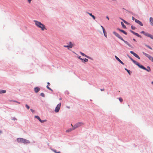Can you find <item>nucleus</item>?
<instances>
[{"label": "nucleus", "instance_id": "1", "mask_svg": "<svg viewBox=\"0 0 153 153\" xmlns=\"http://www.w3.org/2000/svg\"><path fill=\"white\" fill-rule=\"evenodd\" d=\"M113 34L117 37L119 39L125 42V43L129 47L132 48V47L127 41L125 40L123 38L117 33L115 31H113Z\"/></svg>", "mask_w": 153, "mask_h": 153}, {"label": "nucleus", "instance_id": "2", "mask_svg": "<svg viewBox=\"0 0 153 153\" xmlns=\"http://www.w3.org/2000/svg\"><path fill=\"white\" fill-rule=\"evenodd\" d=\"M34 22H35V24L36 26L41 28L42 30L43 31L45 29H46L45 25L41 23L40 22L37 20H34Z\"/></svg>", "mask_w": 153, "mask_h": 153}, {"label": "nucleus", "instance_id": "3", "mask_svg": "<svg viewBox=\"0 0 153 153\" xmlns=\"http://www.w3.org/2000/svg\"><path fill=\"white\" fill-rule=\"evenodd\" d=\"M16 140L18 143H23L25 144H28L30 143L29 140L23 138H18Z\"/></svg>", "mask_w": 153, "mask_h": 153}, {"label": "nucleus", "instance_id": "4", "mask_svg": "<svg viewBox=\"0 0 153 153\" xmlns=\"http://www.w3.org/2000/svg\"><path fill=\"white\" fill-rule=\"evenodd\" d=\"M137 66L139 68H140L142 69H143L144 70H146V71H147V72H149L151 71L150 68L149 66H147V68H146V67H145L143 65L140 64V63H139Z\"/></svg>", "mask_w": 153, "mask_h": 153}, {"label": "nucleus", "instance_id": "5", "mask_svg": "<svg viewBox=\"0 0 153 153\" xmlns=\"http://www.w3.org/2000/svg\"><path fill=\"white\" fill-rule=\"evenodd\" d=\"M143 54L146 56L152 62H153V57L151 56L149 54L146 53L144 52H143Z\"/></svg>", "mask_w": 153, "mask_h": 153}, {"label": "nucleus", "instance_id": "6", "mask_svg": "<svg viewBox=\"0 0 153 153\" xmlns=\"http://www.w3.org/2000/svg\"><path fill=\"white\" fill-rule=\"evenodd\" d=\"M83 124V123L82 122H78L74 125L73 128L75 129L76 128L81 126Z\"/></svg>", "mask_w": 153, "mask_h": 153}, {"label": "nucleus", "instance_id": "7", "mask_svg": "<svg viewBox=\"0 0 153 153\" xmlns=\"http://www.w3.org/2000/svg\"><path fill=\"white\" fill-rule=\"evenodd\" d=\"M61 103H59L57 105L54 110V111L56 113H57L59 111L61 107Z\"/></svg>", "mask_w": 153, "mask_h": 153}, {"label": "nucleus", "instance_id": "8", "mask_svg": "<svg viewBox=\"0 0 153 153\" xmlns=\"http://www.w3.org/2000/svg\"><path fill=\"white\" fill-rule=\"evenodd\" d=\"M127 56L128 58L132 61V62L137 65H138L139 63L133 59L131 57H130L128 54H127Z\"/></svg>", "mask_w": 153, "mask_h": 153}, {"label": "nucleus", "instance_id": "9", "mask_svg": "<svg viewBox=\"0 0 153 153\" xmlns=\"http://www.w3.org/2000/svg\"><path fill=\"white\" fill-rule=\"evenodd\" d=\"M73 46V45L72 44V43L70 42L69 43V44L68 45H65L64 46V47L65 48H67L68 49H69V48H71Z\"/></svg>", "mask_w": 153, "mask_h": 153}, {"label": "nucleus", "instance_id": "10", "mask_svg": "<svg viewBox=\"0 0 153 153\" xmlns=\"http://www.w3.org/2000/svg\"><path fill=\"white\" fill-rule=\"evenodd\" d=\"M130 32L131 33H132L133 34L135 35V36H137L138 37H140V38H142V36L139 35L138 33H136L134 31L131 30H129Z\"/></svg>", "mask_w": 153, "mask_h": 153}, {"label": "nucleus", "instance_id": "11", "mask_svg": "<svg viewBox=\"0 0 153 153\" xmlns=\"http://www.w3.org/2000/svg\"><path fill=\"white\" fill-rule=\"evenodd\" d=\"M130 53L131 54H133L136 58L138 59H140V57L136 53H134V51H130Z\"/></svg>", "mask_w": 153, "mask_h": 153}, {"label": "nucleus", "instance_id": "12", "mask_svg": "<svg viewBox=\"0 0 153 153\" xmlns=\"http://www.w3.org/2000/svg\"><path fill=\"white\" fill-rule=\"evenodd\" d=\"M117 30H119V31H120L121 32L123 33H124L125 35H126L127 34V33L124 30H123L122 29H120L119 28H117Z\"/></svg>", "mask_w": 153, "mask_h": 153}, {"label": "nucleus", "instance_id": "13", "mask_svg": "<svg viewBox=\"0 0 153 153\" xmlns=\"http://www.w3.org/2000/svg\"><path fill=\"white\" fill-rule=\"evenodd\" d=\"M78 58L84 62H86L88 61V59L86 58L82 59L81 57L80 56H78Z\"/></svg>", "mask_w": 153, "mask_h": 153}, {"label": "nucleus", "instance_id": "14", "mask_svg": "<svg viewBox=\"0 0 153 153\" xmlns=\"http://www.w3.org/2000/svg\"><path fill=\"white\" fill-rule=\"evenodd\" d=\"M135 22L141 26H143V23L141 21L138 19L135 20Z\"/></svg>", "mask_w": 153, "mask_h": 153}, {"label": "nucleus", "instance_id": "15", "mask_svg": "<svg viewBox=\"0 0 153 153\" xmlns=\"http://www.w3.org/2000/svg\"><path fill=\"white\" fill-rule=\"evenodd\" d=\"M40 90V88L38 87H36L34 88V91L35 93H38Z\"/></svg>", "mask_w": 153, "mask_h": 153}, {"label": "nucleus", "instance_id": "16", "mask_svg": "<svg viewBox=\"0 0 153 153\" xmlns=\"http://www.w3.org/2000/svg\"><path fill=\"white\" fill-rule=\"evenodd\" d=\"M86 13L91 16L94 20L95 19L96 17L94 15H93L91 13H90L88 12H87Z\"/></svg>", "mask_w": 153, "mask_h": 153}, {"label": "nucleus", "instance_id": "17", "mask_svg": "<svg viewBox=\"0 0 153 153\" xmlns=\"http://www.w3.org/2000/svg\"><path fill=\"white\" fill-rule=\"evenodd\" d=\"M149 22L150 25L153 26V18L152 17H150L149 18Z\"/></svg>", "mask_w": 153, "mask_h": 153}, {"label": "nucleus", "instance_id": "18", "mask_svg": "<svg viewBox=\"0 0 153 153\" xmlns=\"http://www.w3.org/2000/svg\"><path fill=\"white\" fill-rule=\"evenodd\" d=\"M74 130V128H73V127H72V128H71L66 130V132H69L71 131H72L73 130Z\"/></svg>", "mask_w": 153, "mask_h": 153}, {"label": "nucleus", "instance_id": "19", "mask_svg": "<svg viewBox=\"0 0 153 153\" xmlns=\"http://www.w3.org/2000/svg\"><path fill=\"white\" fill-rule=\"evenodd\" d=\"M125 70L127 72L129 75H130L131 74L132 72L130 70H129L126 68H125Z\"/></svg>", "mask_w": 153, "mask_h": 153}, {"label": "nucleus", "instance_id": "20", "mask_svg": "<svg viewBox=\"0 0 153 153\" xmlns=\"http://www.w3.org/2000/svg\"><path fill=\"white\" fill-rule=\"evenodd\" d=\"M6 92V91L5 90H0V94L5 93Z\"/></svg>", "mask_w": 153, "mask_h": 153}, {"label": "nucleus", "instance_id": "21", "mask_svg": "<svg viewBox=\"0 0 153 153\" xmlns=\"http://www.w3.org/2000/svg\"><path fill=\"white\" fill-rule=\"evenodd\" d=\"M147 36H148V37H150V38H151L152 39H153V36L152 35L148 33L147 34Z\"/></svg>", "mask_w": 153, "mask_h": 153}, {"label": "nucleus", "instance_id": "22", "mask_svg": "<svg viewBox=\"0 0 153 153\" xmlns=\"http://www.w3.org/2000/svg\"><path fill=\"white\" fill-rule=\"evenodd\" d=\"M140 33L143 34L145 36H147V34L148 33H146L144 31H142L140 32Z\"/></svg>", "mask_w": 153, "mask_h": 153}, {"label": "nucleus", "instance_id": "23", "mask_svg": "<svg viewBox=\"0 0 153 153\" xmlns=\"http://www.w3.org/2000/svg\"><path fill=\"white\" fill-rule=\"evenodd\" d=\"M121 25L122 27H123V28H124V29L126 28V26L123 23V22H121Z\"/></svg>", "mask_w": 153, "mask_h": 153}, {"label": "nucleus", "instance_id": "24", "mask_svg": "<svg viewBox=\"0 0 153 153\" xmlns=\"http://www.w3.org/2000/svg\"><path fill=\"white\" fill-rule=\"evenodd\" d=\"M144 45H145V46H146V47L148 48H149L150 49L152 50V47H151L149 45H146V44H144Z\"/></svg>", "mask_w": 153, "mask_h": 153}, {"label": "nucleus", "instance_id": "25", "mask_svg": "<svg viewBox=\"0 0 153 153\" xmlns=\"http://www.w3.org/2000/svg\"><path fill=\"white\" fill-rule=\"evenodd\" d=\"M35 118L37 119L39 121H40L41 119L40 118V117L37 115L35 116Z\"/></svg>", "mask_w": 153, "mask_h": 153}, {"label": "nucleus", "instance_id": "26", "mask_svg": "<svg viewBox=\"0 0 153 153\" xmlns=\"http://www.w3.org/2000/svg\"><path fill=\"white\" fill-rule=\"evenodd\" d=\"M115 59H116V60L118 61L119 62H120V61L121 60L117 56L115 55Z\"/></svg>", "mask_w": 153, "mask_h": 153}, {"label": "nucleus", "instance_id": "27", "mask_svg": "<svg viewBox=\"0 0 153 153\" xmlns=\"http://www.w3.org/2000/svg\"><path fill=\"white\" fill-rule=\"evenodd\" d=\"M52 150L55 153H61L60 151H58L57 152L56 150L54 149H52Z\"/></svg>", "mask_w": 153, "mask_h": 153}, {"label": "nucleus", "instance_id": "28", "mask_svg": "<svg viewBox=\"0 0 153 153\" xmlns=\"http://www.w3.org/2000/svg\"><path fill=\"white\" fill-rule=\"evenodd\" d=\"M124 22L125 24H126L127 25H130V23H129V22H127L126 20L124 21Z\"/></svg>", "mask_w": 153, "mask_h": 153}, {"label": "nucleus", "instance_id": "29", "mask_svg": "<svg viewBox=\"0 0 153 153\" xmlns=\"http://www.w3.org/2000/svg\"><path fill=\"white\" fill-rule=\"evenodd\" d=\"M46 121H47L46 120H41L40 121V122H41V123H44V122H46Z\"/></svg>", "mask_w": 153, "mask_h": 153}, {"label": "nucleus", "instance_id": "30", "mask_svg": "<svg viewBox=\"0 0 153 153\" xmlns=\"http://www.w3.org/2000/svg\"><path fill=\"white\" fill-rule=\"evenodd\" d=\"M46 87H47V88L48 89V90H50V91H53V90H52V89H51L48 86H46Z\"/></svg>", "mask_w": 153, "mask_h": 153}, {"label": "nucleus", "instance_id": "31", "mask_svg": "<svg viewBox=\"0 0 153 153\" xmlns=\"http://www.w3.org/2000/svg\"><path fill=\"white\" fill-rule=\"evenodd\" d=\"M25 106L27 109H30V107L28 105L26 104L25 105Z\"/></svg>", "mask_w": 153, "mask_h": 153}, {"label": "nucleus", "instance_id": "32", "mask_svg": "<svg viewBox=\"0 0 153 153\" xmlns=\"http://www.w3.org/2000/svg\"><path fill=\"white\" fill-rule=\"evenodd\" d=\"M131 28L132 30H135L136 29V27L133 26V25L131 26Z\"/></svg>", "mask_w": 153, "mask_h": 153}, {"label": "nucleus", "instance_id": "33", "mask_svg": "<svg viewBox=\"0 0 153 153\" xmlns=\"http://www.w3.org/2000/svg\"><path fill=\"white\" fill-rule=\"evenodd\" d=\"M40 95L42 96L43 97H45V95L43 93H41L40 94Z\"/></svg>", "mask_w": 153, "mask_h": 153}, {"label": "nucleus", "instance_id": "34", "mask_svg": "<svg viewBox=\"0 0 153 153\" xmlns=\"http://www.w3.org/2000/svg\"><path fill=\"white\" fill-rule=\"evenodd\" d=\"M119 100L120 102H122L123 101V99L121 97H120L119 98Z\"/></svg>", "mask_w": 153, "mask_h": 153}, {"label": "nucleus", "instance_id": "35", "mask_svg": "<svg viewBox=\"0 0 153 153\" xmlns=\"http://www.w3.org/2000/svg\"><path fill=\"white\" fill-rule=\"evenodd\" d=\"M102 31H103L104 34H105V33H107L105 31V28H104L103 29H102Z\"/></svg>", "mask_w": 153, "mask_h": 153}, {"label": "nucleus", "instance_id": "36", "mask_svg": "<svg viewBox=\"0 0 153 153\" xmlns=\"http://www.w3.org/2000/svg\"><path fill=\"white\" fill-rule=\"evenodd\" d=\"M80 54H81L82 56H85V53H83L82 52H80Z\"/></svg>", "mask_w": 153, "mask_h": 153}, {"label": "nucleus", "instance_id": "37", "mask_svg": "<svg viewBox=\"0 0 153 153\" xmlns=\"http://www.w3.org/2000/svg\"><path fill=\"white\" fill-rule=\"evenodd\" d=\"M11 119L12 120L14 121L17 120V119L15 117H12Z\"/></svg>", "mask_w": 153, "mask_h": 153}, {"label": "nucleus", "instance_id": "38", "mask_svg": "<svg viewBox=\"0 0 153 153\" xmlns=\"http://www.w3.org/2000/svg\"><path fill=\"white\" fill-rule=\"evenodd\" d=\"M123 9L125 10L127 12H128L130 13H132V12H130V11H128V10H126L124 8H123Z\"/></svg>", "mask_w": 153, "mask_h": 153}, {"label": "nucleus", "instance_id": "39", "mask_svg": "<svg viewBox=\"0 0 153 153\" xmlns=\"http://www.w3.org/2000/svg\"><path fill=\"white\" fill-rule=\"evenodd\" d=\"M65 94H67L68 95L69 94V92L68 91H65Z\"/></svg>", "mask_w": 153, "mask_h": 153}, {"label": "nucleus", "instance_id": "40", "mask_svg": "<svg viewBox=\"0 0 153 153\" xmlns=\"http://www.w3.org/2000/svg\"><path fill=\"white\" fill-rule=\"evenodd\" d=\"M119 62L123 65H124L125 64L121 60H120Z\"/></svg>", "mask_w": 153, "mask_h": 153}, {"label": "nucleus", "instance_id": "41", "mask_svg": "<svg viewBox=\"0 0 153 153\" xmlns=\"http://www.w3.org/2000/svg\"><path fill=\"white\" fill-rule=\"evenodd\" d=\"M30 110L33 113H34L35 111L34 110L32 109H30Z\"/></svg>", "mask_w": 153, "mask_h": 153}, {"label": "nucleus", "instance_id": "42", "mask_svg": "<svg viewBox=\"0 0 153 153\" xmlns=\"http://www.w3.org/2000/svg\"><path fill=\"white\" fill-rule=\"evenodd\" d=\"M137 19H136L133 16L132 17V20H134L135 22V20H137Z\"/></svg>", "mask_w": 153, "mask_h": 153}, {"label": "nucleus", "instance_id": "43", "mask_svg": "<svg viewBox=\"0 0 153 153\" xmlns=\"http://www.w3.org/2000/svg\"><path fill=\"white\" fill-rule=\"evenodd\" d=\"M120 19L123 22H124V21H125V20H124V19H123L122 18H121L120 17Z\"/></svg>", "mask_w": 153, "mask_h": 153}, {"label": "nucleus", "instance_id": "44", "mask_svg": "<svg viewBox=\"0 0 153 153\" xmlns=\"http://www.w3.org/2000/svg\"><path fill=\"white\" fill-rule=\"evenodd\" d=\"M85 57H86V58H89V56H87L86 55H85Z\"/></svg>", "mask_w": 153, "mask_h": 153}, {"label": "nucleus", "instance_id": "45", "mask_svg": "<svg viewBox=\"0 0 153 153\" xmlns=\"http://www.w3.org/2000/svg\"><path fill=\"white\" fill-rule=\"evenodd\" d=\"M32 0H27L28 2L29 3H31V1Z\"/></svg>", "mask_w": 153, "mask_h": 153}, {"label": "nucleus", "instance_id": "46", "mask_svg": "<svg viewBox=\"0 0 153 153\" xmlns=\"http://www.w3.org/2000/svg\"><path fill=\"white\" fill-rule=\"evenodd\" d=\"M47 84H48V85H47V86H48L49 85H50V83L49 82H47Z\"/></svg>", "mask_w": 153, "mask_h": 153}, {"label": "nucleus", "instance_id": "47", "mask_svg": "<svg viewBox=\"0 0 153 153\" xmlns=\"http://www.w3.org/2000/svg\"><path fill=\"white\" fill-rule=\"evenodd\" d=\"M106 18L108 20H109V18L108 16H106Z\"/></svg>", "mask_w": 153, "mask_h": 153}, {"label": "nucleus", "instance_id": "48", "mask_svg": "<svg viewBox=\"0 0 153 153\" xmlns=\"http://www.w3.org/2000/svg\"><path fill=\"white\" fill-rule=\"evenodd\" d=\"M14 102H17V103H18L19 104H20V102H18V101H15Z\"/></svg>", "mask_w": 153, "mask_h": 153}, {"label": "nucleus", "instance_id": "49", "mask_svg": "<svg viewBox=\"0 0 153 153\" xmlns=\"http://www.w3.org/2000/svg\"><path fill=\"white\" fill-rule=\"evenodd\" d=\"M101 27H102V30L104 28H105L103 27L102 25L100 26Z\"/></svg>", "mask_w": 153, "mask_h": 153}, {"label": "nucleus", "instance_id": "50", "mask_svg": "<svg viewBox=\"0 0 153 153\" xmlns=\"http://www.w3.org/2000/svg\"><path fill=\"white\" fill-rule=\"evenodd\" d=\"M88 59H91L92 60L93 59L90 56H89V58H88Z\"/></svg>", "mask_w": 153, "mask_h": 153}, {"label": "nucleus", "instance_id": "51", "mask_svg": "<svg viewBox=\"0 0 153 153\" xmlns=\"http://www.w3.org/2000/svg\"><path fill=\"white\" fill-rule=\"evenodd\" d=\"M133 40H134L135 42H137L136 40L135 39L133 38Z\"/></svg>", "mask_w": 153, "mask_h": 153}, {"label": "nucleus", "instance_id": "52", "mask_svg": "<svg viewBox=\"0 0 153 153\" xmlns=\"http://www.w3.org/2000/svg\"><path fill=\"white\" fill-rule=\"evenodd\" d=\"M107 33H105V34H104V36L105 37H107V35H106Z\"/></svg>", "mask_w": 153, "mask_h": 153}, {"label": "nucleus", "instance_id": "53", "mask_svg": "<svg viewBox=\"0 0 153 153\" xmlns=\"http://www.w3.org/2000/svg\"><path fill=\"white\" fill-rule=\"evenodd\" d=\"M100 90L101 91H103L104 90V89H100Z\"/></svg>", "mask_w": 153, "mask_h": 153}, {"label": "nucleus", "instance_id": "54", "mask_svg": "<svg viewBox=\"0 0 153 153\" xmlns=\"http://www.w3.org/2000/svg\"><path fill=\"white\" fill-rule=\"evenodd\" d=\"M71 126H72V127H73L74 126H73L72 124H71Z\"/></svg>", "mask_w": 153, "mask_h": 153}, {"label": "nucleus", "instance_id": "55", "mask_svg": "<svg viewBox=\"0 0 153 153\" xmlns=\"http://www.w3.org/2000/svg\"><path fill=\"white\" fill-rule=\"evenodd\" d=\"M151 83L152 85H153V81Z\"/></svg>", "mask_w": 153, "mask_h": 153}, {"label": "nucleus", "instance_id": "56", "mask_svg": "<svg viewBox=\"0 0 153 153\" xmlns=\"http://www.w3.org/2000/svg\"><path fill=\"white\" fill-rule=\"evenodd\" d=\"M67 107H68V108H70V107L68 106Z\"/></svg>", "mask_w": 153, "mask_h": 153}, {"label": "nucleus", "instance_id": "57", "mask_svg": "<svg viewBox=\"0 0 153 153\" xmlns=\"http://www.w3.org/2000/svg\"><path fill=\"white\" fill-rule=\"evenodd\" d=\"M1 130H0V133H1Z\"/></svg>", "mask_w": 153, "mask_h": 153}, {"label": "nucleus", "instance_id": "58", "mask_svg": "<svg viewBox=\"0 0 153 153\" xmlns=\"http://www.w3.org/2000/svg\"><path fill=\"white\" fill-rule=\"evenodd\" d=\"M90 101H91L92 100H90Z\"/></svg>", "mask_w": 153, "mask_h": 153}]
</instances>
